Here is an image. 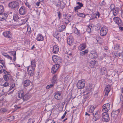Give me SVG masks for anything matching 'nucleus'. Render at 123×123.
<instances>
[{
  "instance_id": "8fccbe9b",
  "label": "nucleus",
  "mask_w": 123,
  "mask_h": 123,
  "mask_svg": "<svg viewBox=\"0 0 123 123\" xmlns=\"http://www.w3.org/2000/svg\"><path fill=\"white\" fill-rule=\"evenodd\" d=\"M4 10V7L2 5H0V13H3Z\"/></svg>"
},
{
  "instance_id": "2eb2a0df",
  "label": "nucleus",
  "mask_w": 123,
  "mask_h": 123,
  "mask_svg": "<svg viewBox=\"0 0 123 123\" xmlns=\"http://www.w3.org/2000/svg\"><path fill=\"white\" fill-rule=\"evenodd\" d=\"M7 16V14L5 13H0V20L3 21L6 19Z\"/></svg>"
},
{
  "instance_id": "ea45409f",
  "label": "nucleus",
  "mask_w": 123,
  "mask_h": 123,
  "mask_svg": "<svg viewBox=\"0 0 123 123\" xmlns=\"http://www.w3.org/2000/svg\"><path fill=\"white\" fill-rule=\"evenodd\" d=\"M35 120V119L33 118H30L28 121V123H33Z\"/></svg>"
},
{
  "instance_id": "e433bc0d",
  "label": "nucleus",
  "mask_w": 123,
  "mask_h": 123,
  "mask_svg": "<svg viewBox=\"0 0 123 123\" xmlns=\"http://www.w3.org/2000/svg\"><path fill=\"white\" fill-rule=\"evenodd\" d=\"M106 68L105 67H103L101 70V73L102 75H104L105 73Z\"/></svg>"
},
{
  "instance_id": "49530a36",
  "label": "nucleus",
  "mask_w": 123,
  "mask_h": 123,
  "mask_svg": "<svg viewBox=\"0 0 123 123\" xmlns=\"http://www.w3.org/2000/svg\"><path fill=\"white\" fill-rule=\"evenodd\" d=\"M102 111L103 113H107L109 110V108H102Z\"/></svg>"
},
{
  "instance_id": "f704fd0d",
  "label": "nucleus",
  "mask_w": 123,
  "mask_h": 123,
  "mask_svg": "<svg viewBox=\"0 0 123 123\" xmlns=\"http://www.w3.org/2000/svg\"><path fill=\"white\" fill-rule=\"evenodd\" d=\"M57 80V78L56 76V75H55L53 77L51 81V82L52 83L54 84L56 82Z\"/></svg>"
},
{
  "instance_id": "b1692460",
  "label": "nucleus",
  "mask_w": 123,
  "mask_h": 123,
  "mask_svg": "<svg viewBox=\"0 0 123 123\" xmlns=\"http://www.w3.org/2000/svg\"><path fill=\"white\" fill-rule=\"evenodd\" d=\"M100 116L98 114V112L97 111L93 115V121H95L99 119Z\"/></svg>"
},
{
  "instance_id": "4d7b16f0",
  "label": "nucleus",
  "mask_w": 123,
  "mask_h": 123,
  "mask_svg": "<svg viewBox=\"0 0 123 123\" xmlns=\"http://www.w3.org/2000/svg\"><path fill=\"white\" fill-rule=\"evenodd\" d=\"M7 109L6 108H1L0 109V111L2 112H4L6 111Z\"/></svg>"
},
{
  "instance_id": "c03bdc74",
  "label": "nucleus",
  "mask_w": 123,
  "mask_h": 123,
  "mask_svg": "<svg viewBox=\"0 0 123 123\" xmlns=\"http://www.w3.org/2000/svg\"><path fill=\"white\" fill-rule=\"evenodd\" d=\"M54 120L53 119H51L50 118L48 119V120L46 121L45 123H52Z\"/></svg>"
},
{
  "instance_id": "bb28decb",
  "label": "nucleus",
  "mask_w": 123,
  "mask_h": 123,
  "mask_svg": "<svg viewBox=\"0 0 123 123\" xmlns=\"http://www.w3.org/2000/svg\"><path fill=\"white\" fill-rule=\"evenodd\" d=\"M121 94L120 96V103L123 104V87L122 88L121 90Z\"/></svg>"
},
{
  "instance_id": "4be33fe9",
  "label": "nucleus",
  "mask_w": 123,
  "mask_h": 123,
  "mask_svg": "<svg viewBox=\"0 0 123 123\" xmlns=\"http://www.w3.org/2000/svg\"><path fill=\"white\" fill-rule=\"evenodd\" d=\"M59 50V48L57 45H54L53 47V53L56 54L58 53Z\"/></svg>"
},
{
  "instance_id": "c9c22d12",
  "label": "nucleus",
  "mask_w": 123,
  "mask_h": 123,
  "mask_svg": "<svg viewBox=\"0 0 123 123\" xmlns=\"http://www.w3.org/2000/svg\"><path fill=\"white\" fill-rule=\"evenodd\" d=\"M59 58L58 57L55 56V55H54L52 57L53 60L55 62H57Z\"/></svg>"
},
{
  "instance_id": "58836bf2",
  "label": "nucleus",
  "mask_w": 123,
  "mask_h": 123,
  "mask_svg": "<svg viewBox=\"0 0 123 123\" xmlns=\"http://www.w3.org/2000/svg\"><path fill=\"white\" fill-rule=\"evenodd\" d=\"M114 49L115 50H118L120 48V46L119 44H117L114 45Z\"/></svg>"
},
{
  "instance_id": "6ab92c4d",
  "label": "nucleus",
  "mask_w": 123,
  "mask_h": 123,
  "mask_svg": "<svg viewBox=\"0 0 123 123\" xmlns=\"http://www.w3.org/2000/svg\"><path fill=\"white\" fill-rule=\"evenodd\" d=\"M61 92H55L54 97L55 99L57 100L60 99L61 98Z\"/></svg>"
},
{
  "instance_id": "e2e57ef3",
  "label": "nucleus",
  "mask_w": 123,
  "mask_h": 123,
  "mask_svg": "<svg viewBox=\"0 0 123 123\" xmlns=\"http://www.w3.org/2000/svg\"><path fill=\"white\" fill-rule=\"evenodd\" d=\"M3 68L2 65H0V73H1L2 72V70Z\"/></svg>"
},
{
  "instance_id": "7ed1b4c3",
  "label": "nucleus",
  "mask_w": 123,
  "mask_h": 123,
  "mask_svg": "<svg viewBox=\"0 0 123 123\" xmlns=\"http://www.w3.org/2000/svg\"><path fill=\"white\" fill-rule=\"evenodd\" d=\"M35 68L30 65L27 67V70L29 75L32 76L34 75L35 73Z\"/></svg>"
},
{
  "instance_id": "72a5a7b5",
  "label": "nucleus",
  "mask_w": 123,
  "mask_h": 123,
  "mask_svg": "<svg viewBox=\"0 0 123 123\" xmlns=\"http://www.w3.org/2000/svg\"><path fill=\"white\" fill-rule=\"evenodd\" d=\"M74 32L78 35H80V32L76 27H75L74 28Z\"/></svg>"
},
{
  "instance_id": "ddd939ff",
  "label": "nucleus",
  "mask_w": 123,
  "mask_h": 123,
  "mask_svg": "<svg viewBox=\"0 0 123 123\" xmlns=\"http://www.w3.org/2000/svg\"><path fill=\"white\" fill-rule=\"evenodd\" d=\"M113 20L119 25H121L122 24V22L121 19L118 17H115L113 19Z\"/></svg>"
},
{
  "instance_id": "dca6fc26",
  "label": "nucleus",
  "mask_w": 123,
  "mask_h": 123,
  "mask_svg": "<svg viewBox=\"0 0 123 123\" xmlns=\"http://www.w3.org/2000/svg\"><path fill=\"white\" fill-rule=\"evenodd\" d=\"M111 89V86L109 85H107L105 87V95L107 96L108 95L110 92Z\"/></svg>"
},
{
  "instance_id": "cd10ccee",
  "label": "nucleus",
  "mask_w": 123,
  "mask_h": 123,
  "mask_svg": "<svg viewBox=\"0 0 123 123\" xmlns=\"http://www.w3.org/2000/svg\"><path fill=\"white\" fill-rule=\"evenodd\" d=\"M9 53L11 55L13 56V60L15 61L16 60V52L15 51H12L10 52Z\"/></svg>"
},
{
  "instance_id": "603ef678",
  "label": "nucleus",
  "mask_w": 123,
  "mask_h": 123,
  "mask_svg": "<svg viewBox=\"0 0 123 123\" xmlns=\"http://www.w3.org/2000/svg\"><path fill=\"white\" fill-rule=\"evenodd\" d=\"M67 18L66 19L68 21H71L72 20V18L71 17V16L69 15H68V17H67Z\"/></svg>"
},
{
  "instance_id": "0eeeda50",
  "label": "nucleus",
  "mask_w": 123,
  "mask_h": 123,
  "mask_svg": "<svg viewBox=\"0 0 123 123\" xmlns=\"http://www.w3.org/2000/svg\"><path fill=\"white\" fill-rule=\"evenodd\" d=\"M89 56L91 59H95L98 57V55L96 52L93 50L91 51L89 55Z\"/></svg>"
},
{
  "instance_id": "3c124183",
  "label": "nucleus",
  "mask_w": 123,
  "mask_h": 123,
  "mask_svg": "<svg viewBox=\"0 0 123 123\" xmlns=\"http://www.w3.org/2000/svg\"><path fill=\"white\" fill-rule=\"evenodd\" d=\"M3 55L6 57L8 59H9L10 60H12V57H11L9 55H7L6 54H4Z\"/></svg>"
},
{
  "instance_id": "680f3d73",
  "label": "nucleus",
  "mask_w": 123,
  "mask_h": 123,
  "mask_svg": "<svg viewBox=\"0 0 123 123\" xmlns=\"http://www.w3.org/2000/svg\"><path fill=\"white\" fill-rule=\"evenodd\" d=\"M9 84L7 82H6L4 84H3V86L4 87H6L8 86Z\"/></svg>"
},
{
  "instance_id": "13d9d810",
  "label": "nucleus",
  "mask_w": 123,
  "mask_h": 123,
  "mask_svg": "<svg viewBox=\"0 0 123 123\" xmlns=\"http://www.w3.org/2000/svg\"><path fill=\"white\" fill-rule=\"evenodd\" d=\"M54 37H56L58 40H61V37L60 36H59V34L58 33H57L56 35H55Z\"/></svg>"
},
{
  "instance_id": "0e129e2a",
  "label": "nucleus",
  "mask_w": 123,
  "mask_h": 123,
  "mask_svg": "<svg viewBox=\"0 0 123 123\" xmlns=\"http://www.w3.org/2000/svg\"><path fill=\"white\" fill-rule=\"evenodd\" d=\"M31 28L29 27L27 28V31L29 33H31Z\"/></svg>"
},
{
  "instance_id": "6e6d98bb",
  "label": "nucleus",
  "mask_w": 123,
  "mask_h": 123,
  "mask_svg": "<svg viewBox=\"0 0 123 123\" xmlns=\"http://www.w3.org/2000/svg\"><path fill=\"white\" fill-rule=\"evenodd\" d=\"M54 84L52 83V84H51L48 85L46 86V88L47 89H48L50 88L53 87L54 86Z\"/></svg>"
},
{
  "instance_id": "37998d69",
  "label": "nucleus",
  "mask_w": 123,
  "mask_h": 123,
  "mask_svg": "<svg viewBox=\"0 0 123 123\" xmlns=\"http://www.w3.org/2000/svg\"><path fill=\"white\" fill-rule=\"evenodd\" d=\"M19 19L18 16L17 14H15L13 16V19L14 21H16L17 20H19Z\"/></svg>"
},
{
  "instance_id": "aec40b11",
  "label": "nucleus",
  "mask_w": 123,
  "mask_h": 123,
  "mask_svg": "<svg viewBox=\"0 0 123 123\" xmlns=\"http://www.w3.org/2000/svg\"><path fill=\"white\" fill-rule=\"evenodd\" d=\"M86 46L85 43H83L80 45L78 48V49L80 51H81L86 48Z\"/></svg>"
},
{
  "instance_id": "f03ea898",
  "label": "nucleus",
  "mask_w": 123,
  "mask_h": 123,
  "mask_svg": "<svg viewBox=\"0 0 123 123\" xmlns=\"http://www.w3.org/2000/svg\"><path fill=\"white\" fill-rule=\"evenodd\" d=\"M85 80L83 79L79 80L77 85V86L79 89H82L85 87Z\"/></svg>"
},
{
  "instance_id": "2f4dec72",
  "label": "nucleus",
  "mask_w": 123,
  "mask_h": 123,
  "mask_svg": "<svg viewBox=\"0 0 123 123\" xmlns=\"http://www.w3.org/2000/svg\"><path fill=\"white\" fill-rule=\"evenodd\" d=\"M88 52V49H86L84 51H81L80 52V54L81 56H83L87 54Z\"/></svg>"
},
{
  "instance_id": "69168bd1",
  "label": "nucleus",
  "mask_w": 123,
  "mask_h": 123,
  "mask_svg": "<svg viewBox=\"0 0 123 123\" xmlns=\"http://www.w3.org/2000/svg\"><path fill=\"white\" fill-rule=\"evenodd\" d=\"M67 112L66 111H65L64 114H63V115L62 116V119H63L65 117V115L67 113Z\"/></svg>"
},
{
  "instance_id": "c756f323",
  "label": "nucleus",
  "mask_w": 123,
  "mask_h": 123,
  "mask_svg": "<svg viewBox=\"0 0 123 123\" xmlns=\"http://www.w3.org/2000/svg\"><path fill=\"white\" fill-rule=\"evenodd\" d=\"M31 81L29 80H25L24 83V85L25 86H27L29 85Z\"/></svg>"
},
{
  "instance_id": "de8ad7c7",
  "label": "nucleus",
  "mask_w": 123,
  "mask_h": 123,
  "mask_svg": "<svg viewBox=\"0 0 123 123\" xmlns=\"http://www.w3.org/2000/svg\"><path fill=\"white\" fill-rule=\"evenodd\" d=\"M3 78L4 80L6 81H8L9 79V77L8 75H4L3 76Z\"/></svg>"
},
{
  "instance_id": "a19ab883",
  "label": "nucleus",
  "mask_w": 123,
  "mask_h": 123,
  "mask_svg": "<svg viewBox=\"0 0 123 123\" xmlns=\"http://www.w3.org/2000/svg\"><path fill=\"white\" fill-rule=\"evenodd\" d=\"M92 27V26L90 25H89L87 27L86 30L88 32L90 33L91 31V28Z\"/></svg>"
},
{
  "instance_id": "09e8293b",
  "label": "nucleus",
  "mask_w": 123,
  "mask_h": 123,
  "mask_svg": "<svg viewBox=\"0 0 123 123\" xmlns=\"http://www.w3.org/2000/svg\"><path fill=\"white\" fill-rule=\"evenodd\" d=\"M57 64H56L57 65L59 64V66H61V64H62V60L60 58H59L58 59L57 62Z\"/></svg>"
},
{
  "instance_id": "864d4df0",
  "label": "nucleus",
  "mask_w": 123,
  "mask_h": 123,
  "mask_svg": "<svg viewBox=\"0 0 123 123\" xmlns=\"http://www.w3.org/2000/svg\"><path fill=\"white\" fill-rule=\"evenodd\" d=\"M110 105L109 103L104 104L103 106V108H110Z\"/></svg>"
},
{
  "instance_id": "a878e982",
  "label": "nucleus",
  "mask_w": 123,
  "mask_h": 123,
  "mask_svg": "<svg viewBox=\"0 0 123 123\" xmlns=\"http://www.w3.org/2000/svg\"><path fill=\"white\" fill-rule=\"evenodd\" d=\"M24 92L23 90H19L18 92V97L20 98L23 96L24 95Z\"/></svg>"
},
{
  "instance_id": "412c9836",
  "label": "nucleus",
  "mask_w": 123,
  "mask_h": 123,
  "mask_svg": "<svg viewBox=\"0 0 123 123\" xmlns=\"http://www.w3.org/2000/svg\"><path fill=\"white\" fill-rule=\"evenodd\" d=\"M31 97L28 94H26L23 95L21 98H22L24 101H26L27 100Z\"/></svg>"
},
{
  "instance_id": "774afa93",
  "label": "nucleus",
  "mask_w": 123,
  "mask_h": 123,
  "mask_svg": "<svg viewBox=\"0 0 123 123\" xmlns=\"http://www.w3.org/2000/svg\"><path fill=\"white\" fill-rule=\"evenodd\" d=\"M121 15L122 18H123V11L122 10L121 12Z\"/></svg>"
},
{
  "instance_id": "052dcab7",
  "label": "nucleus",
  "mask_w": 123,
  "mask_h": 123,
  "mask_svg": "<svg viewBox=\"0 0 123 123\" xmlns=\"http://www.w3.org/2000/svg\"><path fill=\"white\" fill-rule=\"evenodd\" d=\"M106 5V3L105 2L104 0H103L101 3V5L102 6H104Z\"/></svg>"
},
{
  "instance_id": "79ce46f5",
  "label": "nucleus",
  "mask_w": 123,
  "mask_h": 123,
  "mask_svg": "<svg viewBox=\"0 0 123 123\" xmlns=\"http://www.w3.org/2000/svg\"><path fill=\"white\" fill-rule=\"evenodd\" d=\"M25 4L26 6H27L30 10H32V8L31 5H30L27 1H26L25 3Z\"/></svg>"
},
{
  "instance_id": "6e6552de",
  "label": "nucleus",
  "mask_w": 123,
  "mask_h": 123,
  "mask_svg": "<svg viewBox=\"0 0 123 123\" xmlns=\"http://www.w3.org/2000/svg\"><path fill=\"white\" fill-rule=\"evenodd\" d=\"M102 120L103 121L108 122L110 120V118L107 113H103L102 114Z\"/></svg>"
},
{
  "instance_id": "39448f33",
  "label": "nucleus",
  "mask_w": 123,
  "mask_h": 123,
  "mask_svg": "<svg viewBox=\"0 0 123 123\" xmlns=\"http://www.w3.org/2000/svg\"><path fill=\"white\" fill-rule=\"evenodd\" d=\"M10 7L13 9L18 8V7L19 3L16 1H13L10 2L8 4Z\"/></svg>"
},
{
  "instance_id": "f8f14e48",
  "label": "nucleus",
  "mask_w": 123,
  "mask_h": 123,
  "mask_svg": "<svg viewBox=\"0 0 123 123\" xmlns=\"http://www.w3.org/2000/svg\"><path fill=\"white\" fill-rule=\"evenodd\" d=\"M60 66L59 64H56L53 65L52 68L51 72L53 74L55 73Z\"/></svg>"
},
{
  "instance_id": "423d86ee",
  "label": "nucleus",
  "mask_w": 123,
  "mask_h": 123,
  "mask_svg": "<svg viewBox=\"0 0 123 123\" xmlns=\"http://www.w3.org/2000/svg\"><path fill=\"white\" fill-rule=\"evenodd\" d=\"M19 14L22 15H25L27 11V8L24 6H22L19 10Z\"/></svg>"
},
{
  "instance_id": "338daca9",
  "label": "nucleus",
  "mask_w": 123,
  "mask_h": 123,
  "mask_svg": "<svg viewBox=\"0 0 123 123\" xmlns=\"http://www.w3.org/2000/svg\"><path fill=\"white\" fill-rule=\"evenodd\" d=\"M68 15H67L66 14H64L63 16V17L65 18V19H66L67 18V17H68Z\"/></svg>"
},
{
  "instance_id": "1a4fd4ad",
  "label": "nucleus",
  "mask_w": 123,
  "mask_h": 123,
  "mask_svg": "<svg viewBox=\"0 0 123 123\" xmlns=\"http://www.w3.org/2000/svg\"><path fill=\"white\" fill-rule=\"evenodd\" d=\"M112 54L113 56L116 58H118L120 57L121 55H122L123 56V51L121 53L119 52L114 51H113L112 53Z\"/></svg>"
},
{
  "instance_id": "4c0bfd02",
  "label": "nucleus",
  "mask_w": 123,
  "mask_h": 123,
  "mask_svg": "<svg viewBox=\"0 0 123 123\" xmlns=\"http://www.w3.org/2000/svg\"><path fill=\"white\" fill-rule=\"evenodd\" d=\"M77 15L78 16L83 18H85L86 16V15L80 12H79L78 13Z\"/></svg>"
},
{
  "instance_id": "c85d7f7f",
  "label": "nucleus",
  "mask_w": 123,
  "mask_h": 123,
  "mask_svg": "<svg viewBox=\"0 0 123 123\" xmlns=\"http://www.w3.org/2000/svg\"><path fill=\"white\" fill-rule=\"evenodd\" d=\"M32 111L31 110H30L27 111L25 114V118L26 119L28 118L31 115Z\"/></svg>"
},
{
  "instance_id": "20e7f679",
  "label": "nucleus",
  "mask_w": 123,
  "mask_h": 123,
  "mask_svg": "<svg viewBox=\"0 0 123 123\" xmlns=\"http://www.w3.org/2000/svg\"><path fill=\"white\" fill-rule=\"evenodd\" d=\"M108 29L105 26L102 27L100 30V35L104 36H105L107 33Z\"/></svg>"
},
{
  "instance_id": "5701e85b",
  "label": "nucleus",
  "mask_w": 123,
  "mask_h": 123,
  "mask_svg": "<svg viewBox=\"0 0 123 123\" xmlns=\"http://www.w3.org/2000/svg\"><path fill=\"white\" fill-rule=\"evenodd\" d=\"M3 34L5 37L8 38H10L11 37V33L10 31L5 32L3 33Z\"/></svg>"
},
{
  "instance_id": "473e14b6",
  "label": "nucleus",
  "mask_w": 123,
  "mask_h": 123,
  "mask_svg": "<svg viewBox=\"0 0 123 123\" xmlns=\"http://www.w3.org/2000/svg\"><path fill=\"white\" fill-rule=\"evenodd\" d=\"M36 60L35 59H33L31 61V65L30 66L32 67L35 68L36 66Z\"/></svg>"
},
{
  "instance_id": "393cba45",
  "label": "nucleus",
  "mask_w": 123,
  "mask_h": 123,
  "mask_svg": "<svg viewBox=\"0 0 123 123\" xmlns=\"http://www.w3.org/2000/svg\"><path fill=\"white\" fill-rule=\"evenodd\" d=\"M18 21L19 23V25H21L25 24L27 22V20L26 19H21L20 18L19 19Z\"/></svg>"
},
{
  "instance_id": "a211bd4d",
  "label": "nucleus",
  "mask_w": 123,
  "mask_h": 123,
  "mask_svg": "<svg viewBox=\"0 0 123 123\" xmlns=\"http://www.w3.org/2000/svg\"><path fill=\"white\" fill-rule=\"evenodd\" d=\"M36 39L38 41H42L44 39V37L42 34H38L37 35Z\"/></svg>"
},
{
  "instance_id": "9d476101",
  "label": "nucleus",
  "mask_w": 123,
  "mask_h": 123,
  "mask_svg": "<svg viewBox=\"0 0 123 123\" xmlns=\"http://www.w3.org/2000/svg\"><path fill=\"white\" fill-rule=\"evenodd\" d=\"M119 112V109H118L117 110H113L111 114V117L115 119H116L118 115Z\"/></svg>"
},
{
  "instance_id": "a18cd8bd",
  "label": "nucleus",
  "mask_w": 123,
  "mask_h": 123,
  "mask_svg": "<svg viewBox=\"0 0 123 123\" xmlns=\"http://www.w3.org/2000/svg\"><path fill=\"white\" fill-rule=\"evenodd\" d=\"M94 108H87V111L89 112L92 113L94 110Z\"/></svg>"
},
{
  "instance_id": "5fc2aeb1",
  "label": "nucleus",
  "mask_w": 123,
  "mask_h": 123,
  "mask_svg": "<svg viewBox=\"0 0 123 123\" xmlns=\"http://www.w3.org/2000/svg\"><path fill=\"white\" fill-rule=\"evenodd\" d=\"M115 6L113 4H111L110 7V8L111 11L115 10Z\"/></svg>"
},
{
  "instance_id": "f257e3e1",
  "label": "nucleus",
  "mask_w": 123,
  "mask_h": 123,
  "mask_svg": "<svg viewBox=\"0 0 123 123\" xmlns=\"http://www.w3.org/2000/svg\"><path fill=\"white\" fill-rule=\"evenodd\" d=\"M92 88V86L90 85H87L85 89L83 92V93L86 95L85 98H88L89 97L90 93Z\"/></svg>"
},
{
  "instance_id": "bf43d9fd",
  "label": "nucleus",
  "mask_w": 123,
  "mask_h": 123,
  "mask_svg": "<svg viewBox=\"0 0 123 123\" xmlns=\"http://www.w3.org/2000/svg\"><path fill=\"white\" fill-rule=\"evenodd\" d=\"M100 14L99 12H96V18H97V17H98V18H99L100 16Z\"/></svg>"
},
{
  "instance_id": "f3484780",
  "label": "nucleus",
  "mask_w": 123,
  "mask_h": 123,
  "mask_svg": "<svg viewBox=\"0 0 123 123\" xmlns=\"http://www.w3.org/2000/svg\"><path fill=\"white\" fill-rule=\"evenodd\" d=\"M96 62L95 60H92L88 62V64L91 68H93L94 67Z\"/></svg>"
},
{
  "instance_id": "4468645a",
  "label": "nucleus",
  "mask_w": 123,
  "mask_h": 123,
  "mask_svg": "<svg viewBox=\"0 0 123 123\" xmlns=\"http://www.w3.org/2000/svg\"><path fill=\"white\" fill-rule=\"evenodd\" d=\"M76 4H77L78 6L74 7V11L75 12L77 10H78L80 9L81 7H83V4L82 3L80 2H77Z\"/></svg>"
},
{
  "instance_id": "7c9ffc66",
  "label": "nucleus",
  "mask_w": 123,
  "mask_h": 123,
  "mask_svg": "<svg viewBox=\"0 0 123 123\" xmlns=\"http://www.w3.org/2000/svg\"><path fill=\"white\" fill-rule=\"evenodd\" d=\"M119 12V10L118 9H115L113 11V14L114 16L117 15Z\"/></svg>"
},
{
  "instance_id": "9b49d317",
  "label": "nucleus",
  "mask_w": 123,
  "mask_h": 123,
  "mask_svg": "<svg viewBox=\"0 0 123 123\" xmlns=\"http://www.w3.org/2000/svg\"><path fill=\"white\" fill-rule=\"evenodd\" d=\"M74 42V39L72 35L69 36L67 40V43L70 46L73 45Z\"/></svg>"
}]
</instances>
